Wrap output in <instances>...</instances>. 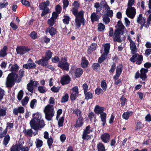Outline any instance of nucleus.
Wrapping results in <instances>:
<instances>
[{"label": "nucleus", "instance_id": "nucleus-20", "mask_svg": "<svg viewBox=\"0 0 151 151\" xmlns=\"http://www.w3.org/2000/svg\"><path fill=\"white\" fill-rule=\"evenodd\" d=\"M104 110L105 108L104 107H101L98 105H96L95 106L94 111L96 114H100L104 113Z\"/></svg>", "mask_w": 151, "mask_h": 151}, {"label": "nucleus", "instance_id": "nucleus-26", "mask_svg": "<svg viewBox=\"0 0 151 151\" xmlns=\"http://www.w3.org/2000/svg\"><path fill=\"white\" fill-rule=\"evenodd\" d=\"M48 63V61L42 62L41 65V66L44 67L46 68H49L52 71L54 70L55 68L52 65H49Z\"/></svg>", "mask_w": 151, "mask_h": 151}, {"label": "nucleus", "instance_id": "nucleus-34", "mask_svg": "<svg viewBox=\"0 0 151 151\" xmlns=\"http://www.w3.org/2000/svg\"><path fill=\"white\" fill-rule=\"evenodd\" d=\"M97 147L98 151H105V147L101 142H99L97 145Z\"/></svg>", "mask_w": 151, "mask_h": 151}, {"label": "nucleus", "instance_id": "nucleus-1", "mask_svg": "<svg viewBox=\"0 0 151 151\" xmlns=\"http://www.w3.org/2000/svg\"><path fill=\"white\" fill-rule=\"evenodd\" d=\"M41 114L38 112L33 114V118L29 122L31 129L37 130L45 126V124L44 121L41 119Z\"/></svg>", "mask_w": 151, "mask_h": 151}, {"label": "nucleus", "instance_id": "nucleus-64", "mask_svg": "<svg viewBox=\"0 0 151 151\" xmlns=\"http://www.w3.org/2000/svg\"><path fill=\"white\" fill-rule=\"evenodd\" d=\"M60 87H56L55 86H53L51 88V91L55 93H57L59 91Z\"/></svg>", "mask_w": 151, "mask_h": 151}, {"label": "nucleus", "instance_id": "nucleus-33", "mask_svg": "<svg viewBox=\"0 0 151 151\" xmlns=\"http://www.w3.org/2000/svg\"><path fill=\"white\" fill-rule=\"evenodd\" d=\"M7 108L6 107H2V108H0V116H4L6 115V110Z\"/></svg>", "mask_w": 151, "mask_h": 151}, {"label": "nucleus", "instance_id": "nucleus-51", "mask_svg": "<svg viewBox=\"0 0 151 151\" xmlns=\"http://www.w3.org/2000/svg\"><path fill=\"white\" fill-rule=\"evenodd\" d=\"M120 76L115 77L114 76L113 78L114 80V83L116 85H118L119 83L122 82V80L121 79H119Z\"/></svg>", "mask_w": 151, "mask_h": 151}, {"label": "nucleus", "instance_id": "nucleus-53", "mask_svg": "<svg viewBox=\"0 0 151 151\" xmlns=\"http://www.w3.org/2000/svg\"><path fill=\"white\" fill-rule=\"evenodd\" d=\"M29 36L32 39H35L37 37V33L36 32L33 31L30 33Z\"/></svg>", "mask_w": 151, "mask_h": 151}, {"label": "nucleus", "instance_id": "nucleus-61", "mask_svg": "<svg viewBox=\"0 0 151 151\" xmlns=\"http://www.w3.org/2000/svg\"><path fill=\"white\" fill-rule=\"evenodd\" d=\"M91 127L90 125L87 126L86 128L83 130V132L87 134H89L92 131L90 129Z\"/></svg>", "mask_w": 151, "mask_h": 151}, {"label": "nucleus", "instance_id": "nucleus-28", "mask_svg": "<svg viewBox=\"0 0 151 151\" xmlns=\"http://www.w3.org/2000/svg\"><path fill=\"white\" fill-rule=\"evenodd\" d=\"M74 73L76 78H79L82 74L83 71L82 69L78 68L75 70Z\"/></svg>", "mask_w": 151, "mask_h": 151}, {"label": "nucleus", "instance_id": "nucleus-19", "mask_svg": "<svg viewBox=\"0 0 151 151\" xmlns=\"http://www.w3.org/2000/svg\"><path fill=\"white\" fill-rule=\"evenodd\" d=\"M24 111V109L22 106H19L18 108H14L13 110V113L15 115H17L19 113L23 114Z\"/></svg>", "mask_w": 151, "mask_h": 151}, {"label": "nucleus", "instance_id": "nucleus-18", "mask_svg": "<svg viewBox=\"0 0 151 151\" xmlns=\"http://www.w3.org/2000/svg\"><path fill=\"white\" fill-rule=\"evenodd\" d=\"M97 47V44L93 43H92L91 46L88 47L87 50V53L88 54H91L93 51H95Z\"/></svg>", "mask_w": 151, "mask_h": 151}, {"label": "nucleus", "instance_id": "nucleus-2", "mask_svg": "<svg viewBox=\"0 0 151 151\" xmlns=\"http://www.w3.org/2000/svg\"><path fill=\"white\" fill-rule=\"evenodd\" d=\"M73 14L76 17L75 26L77 28H79L82 24L84 25L86 23V20L84 18V11L81 10L78 12V8H73L71 10Z\"/></svg>", "mask_w": 151, "mask_h": 151}, {"label": "nucleus", "instance_id": "nucleus-49", "mask_svg": "<svg viewBox=\"0 0 151 151\" xmlns=\"http://www.w3.org/2000/svg\"><path fill=\"white\" fill-rule=\"evenodd\" d=\"M64 117L63 116L60 118L58 121V125L59 127H62L63 125Z\"/></svg>", "mask_w": 151, "mask_h": 151}, {"label": "nucleus", "instance_id": "nucleus-58", "mask_svg": "<svg viewBox=\"0 0 151 151\" xmlns=\"http://www.w3.org/2000/svg\"><path fill=\"white\" fill-rule=\"evenodd\" d=\"M55 20L52 18H51L50 19H49L47 21V24L50 25L49 27H52L54 24L55 22Z\"/></svg>", "mask_w": 151, "mask_h": 151}, {"label": "nucleus", "instance_id": "nucleus-5", "mask_svg": "<svg viewBox=\"0 0 151 151\" xmlns=\"http://www.w3.org/2000/svg\"><path fill=\"white\" fill-rule=\"evenodd\" d=\"M45 118L48 121H50L54 115L55 111L53 105L48 104L44 109Z\"/></svg>", "mask_w": 151, "mask_h": 151}, {"label": "nucleus", "instance_id": "nucleus-16", "mask_svg": "<svg viewBox=\"0 0 151 151\" xmlns=\"http://www.w3.org/2000/svg\"><path fill=\"white\" fill-rule=\"evenodd\" d=\"M45 32L46 33L49 32L51 36L56 35L57 33V30L55 28L52 27H49L46 30Z\"/></svg>", "mask_w": 151, "mask_h": 151}, {"label": "nucleus", "instance_id": "nucleus-29", "mask_svg": "<svg viewBox=\"0 0 151 151\" xmlns=\"http://www.w3.org/2000/svg\"><path fill=\"white\" fill-rule=\"evenodd\" d=\"M19 75L17 81V83H19L20 82L22 78L24 76V70L22 69L20 70L19 71Z\"/></svg>", "mask_w": 151, "mask_h": 151}, {"label": "nucleus", "instance_id": "nucleus-52", "mask_svg": "<svg viewBox=\"0 0 151 151\" xmlns=\"http://www.w3.org/2000/svg\"><path fill=\"white\" fill-rule=\"evenodd\" d=\"M45 88L44 86H40L38 87V90L40 93H44L47 91Z\"/></svg>", "mask_w": 151, "mask_h": 151}, {"label": "nucleus", "instance_id": "nucleus-59", "mask_svg": "<svg viewBox=\"0 0 151 151\" xmlns=\"http://www.w3.org/2000/svg\"><path fill=\"white\" fill-rule=\"evenodd\" d=\"M27 89L29 91L32 93L33 92L34 88V85L32 84H27Z\"/></svg>", "mask_w": 151, "mask_h": 151}, {"label": "nucleus", "instance_id": "nucleus-37", "mask_svg": "<svg viewBox=\"0 0 151 151\" xmlns=\"http://www.w3.org/2000/svg\"><path fill=\"white\" fill-rule=\"evenodd\" d=\"M121 102V105L122 106H124L125 104H127V99L125 98L124 95H122L120 99Z\"/></svg>", "mask_w": 151, "mask_h": 151}, {"label": "nucleus", "instance_id": "nucleus-39", "mask_svg": "<svg viewBox=\"0 0 151 151\" xmlns=\"http://www.w3.org/2000/svg\"><path fill=\"white\" fill-rule=\"evenodd\" d=\"M142 127V124L141 122H137L135 127V131L140 130Z\"/></svg>", "mask_w": 151, "mask_h": 151}, {"label": "nucleus", "instance_id": "nucleus-3", "mask_svg": "<svg viewBox=\"0 0 151 151\" xmlns=\"http://www.w3.org/2000/svg\"><path fill=\"white\" fill-rule=\"evenodd\" d=\"M134 2V0H129L127 4L128 7L126 11V14L127 17L132 19L134 18L136 13L135 8L132 6Z\"/></svg>", "mask_w": 151, "mask_h": 151}, {"label": "nucleus", "instance_id": "nucleus-50", "mask_svg": "<svg viewBox=\"0 0 151 151\" xmlns=\"http://www.w3.org/2000/svg\"><path fill=\"white\" fill-rule=\"evenodd\" d=\"M37 103V100L36 99H33L31 100L30 103V107L31 108L34 109L35 107V106L36 105V104Z\"/></svg>", "mask_w": 151, "mask_h": 151}, {"label": "nucleus", "instance_id": "nucleus-30", "mask_svg": "<svg viewBox=\"0 0 151 151\" xmlns=\"http://www.w3.org/2000/svg\"><path fill=\"white\" fill-rule=\"evenodd\" d=\"M133 114L132 111H127L126 112H124L122 114V117L124 119L127 120H128L130 116H131Z\"/></svg>", "mask_w": 151, "mask_h": 151}, {"label": "nucleus", "instance_id": "nucleus-14", "mask_svg": "<svg viewBox=\"0 0 151 151\" xmlns=\"http://www.w3.org/2000/svg\"><path fill=\"white\" fill-rule=\"evenodd\" d=\"M19 68V67L17 64L15 63L12 65L9 69V70L14 74L15 76H16L17 77H18V75L17 73L18 71Z\"/></svg>", "mask_w": 151, "mask_h": 151}, {"label": "nucleus", "instance_id": "nucleus-32", "mask_svg": "<svg viewBox=\"0 0 151 151\" xmlns=\"http://www.w3.org/2000/svg\"><path fill=\"white\" fill-rule=\"evenodd\" d=\"M85 96V99L87 100L90 99H92L93 97V96L92 93L90 92H88L86 91L85 92H84Z\"/></svg>", "mask_w": 151, "mask_h": 151}, {"label": "nucleus", "instance_id": "nucleus-11", "mask_svg": "<svg viewBox=\"0 0 151 151\" xmlns=\"http://www.w3.org/2000/svg\"><path fill=\"white\" fill-rule=\"evenodd\" d=\"M113 36V39L114 42H121L122 40L121 38V36L119 34L118 29H115Z\"/></svg>", "mask_w": 151, "mask_h": 151}, {"label": "nucleus", "instance_id": "nucleus-48", "mask_svg": "<svg viewBox=\"0 0 151 151\" xmlns=\"http://www.w3.org/2000/svg\"><path fill=\"white\" fill-rule=\"evenodd\" d=\"M78 96V94L72 93L70 95V99L71 101H74L76 100V98Z\"/></svg>", "mask_w": 151, "mask_h": 151}, {"label": "nucleus", "instance_id": "nucleus-23", "mask_svg": "<svg viewBox=\"0 0 151 151\" xmlns=\"http://www.w3.org/2000/svg\"><path fill=\"white\" fill-rule=\"evenodd\" d=\"M123 65L122 64H120L117 66L116 70V74L114 76L115 77L120 76L123 70Z\"/></svg>", "mask_w": 151, "mask_h": 151}, {"label": "nucleus", "instance_id": "nucleus-41", "mask_svg": "<svg viewBox=\"0 0 151 151\" xmlns=\"http://www.w3.org/2000/svg\"><path fill=\"white\" fill-rule=\"evenodd\" d=\"M92 67L93 70L95 71H98L101 67L100 65L98 63H94Z\"/></svg>", "mask_w": 151, "mask_h": 151}, {"label": "nucleus", "instance_id": "nucleus-13", "mask_svg": "<svg viewBox=\"0 0 151 151\" xmlns=\"http://www.w3.org/2000/svg\"><path fill=\"white\" fill-rule=\"evenodd\" d=\"M148 70L147 69L143 68H142L140 70L141 78L142 81H145L147 78V76L146 73L148 72Z\"/></svg>", "mask_w": 151, "mask_h": 151}, {"label": "nucleus", "instance_id": "nucleus-47", "mask_svg": "<svg viewBox=\"0 0 151 151\" xmlns=\"http://www.w3.org/2000/svg\"><path fill=\"white\" fill-rule=\"evenodd\" d=\"M116 68V64L114 63H113L112 64L111 66L110 69L109 70V73L111 74L113 73L115 70Z\"/></svg>", "mask_w": 151, "mask_h": 151}, {"label": "nucleus", "instance_id": "nucleus-54", "mask_svg": "<svg viewBox=\"0 0 151 151\" xmlns=\"http://www.w3.org/2000/svg\"><path fill=\"white\" fill-rule=\"evenodd\" d=\"M24 95V92L22 90H21L18 93L17 95V99L19 101H21Z\"/></svg>", "mask_w": 151, "mask_h": 151}, {"label": "nucleus", "instance_id": "nucleus-21", "mask_svg": "<svg viewBox=\"0 0 151 151\" xmlns=\"http://www.w3.org/2000/svg\"><path fill=\"white\" fill-rule=\"evenodd\" d=\"M8 46H4L0 51V57L4 58L7 54Z\"/></svg>", "mask_w": 151, "mask_h": 151}, {"label": "nucleus", "instance_id": "nucleus-27", "mask_svg": "<svg viewBox=\"0 0 151 151\" xmlns=\"http://www.w3.org/2000/svg\"><path fill=\"white\" fill-rule=\"evenodd\" d=\"M7 126L6 127V128L4 130L2 133L4 135H6L8 132V129L10 128H12L13 127V123H9L7 122L6 124Z\"/></svg>", "mask_w": 151, "mask_h": 151}, {"label": "nucleus", "instance_id": "nucleus-62", "mask_svg": "<svg viewBox=\"0 0 151 151\" xmlns=\"http://www.w3.org/2000/svg\"><path fill=\"white\" fill-rule=\"evenodd\" d=\"M21 2L23 5L27 7H29L30 6V3L29 1H28L26 0H21Z\"/></svg>", "mask_w": 151, "mask_h": 151}, {"label": "nucleus", "instance_id": "nucleus-35", "mask_svg": "<svg viewBox=\"0 0 151 151\" xmlns=\"http://www.w3.org/2000/svg\"><path fill=\"white\" fill-rule=\"evenodd\" d=\"M133 54L134 55L130 58L129 60L131 62L134 63L137 60L139 55L138 53Z\"/></svg>", "mask_w": 151, "mask_h": 151}, {"label": "nucleus", "instance_id": "nucleus-8", "mask_svg": "<svg viewBox=\"0 0 151 151\" xmlns=\"http://www.w3.org/2000/svg\"><path fill=\"white\" fill-rule=\"evenodd\" d=\"M31 50L30 47L26 46H18L16 48V51L17 54L21 56L23 55Z\"/></svg>", "mask_w": 151, "mask_h": 151}, {"label": "nucleus", "instance_id": "nucleus-15", "mask_svg": "<svg viewBox=\"0 0 151 151\" xmlns=\"http://www.w3.org/2000/svg\"><path fill=\"white\" fill-rule=\"evenodd\" d=\"M101 17V14H97L96 13L93 12L91 14L90 18L91 21L92 22H98Z\"/></svg>", "mask_w": 151, "mask_h": 151}, {"label": "nucleus", "instance_id": "nucleus-55", "mask_svg": "<svg viewBox=\"0 0 151 151\" xmlns=\"http://www.w3.org/2000/svg\"><path fill=\"white\" fill-rule=\"evenodd\" d=\"M143 60V56L142 55H139L136 62V64L138 65H140L142 63Z\"/></svg>", "mask_w": 151, "mask_h": 151}, {"label": "nucleus", "instance_id": "nucleus-25", "mask_svg": "<svg viewBox=\"0 0 151 151\" xmlns=\"http://www.w3.org/2000/svg\"><path fill=\"white\" fill-rule=\"evenodd\" d=\"M4 138L3 141V144L4 145L6 146L9 143L10 139V137L8 134L4 135Z\"/></svg>", "mask_w": 151, "mask_h": 151}, {"label": "nucleus", "instance_id": "nucleus-63", "mask_svg": "<svg viewBox=\"0 0 151 151\" xmlns=\"http://www.w3.org/2000/svg\"><path fill=\"white\" fill-rule=\"evenodd\" d=\"M10 151H20L17 146L13 145L10 148Z\"/></svg>", "mask_w": 151, "mask_h": 151}, {"label": "nucleus", "instance_id": "nucleus-22", "mask_svg": "<svg viewBox=\"0 0 151 151\" xmlns=\"http://www.w3.org/2000/svg\"><path fill=\"white\" fill-rule=\"evenodd\" d=\"M23 66L26 69H31L35 68L36 65L34 63H29L24 64Z\"/></svg>", "mask_w": 151, "mask_h": 151}, {"label": "nucleus", "instance_id": "nucleus-46", "mask_svg": "<svg viewBox=\"0 0 151 151\" xmlns=\"http://www.w3.org/2000/svg\"><path fill=\"white\" fill-rule=\"evenodd\" d=\"M69 96L68 93H66L64 96H63L61 101L62 103L67 102L68 100Z\"/></svg>", "mask_w": 151, "mask_h": 151}, {"label": "nucleus", "instance_id": "nucleus-45", "mask_svg": "<svg viewBox=\"0 0 151 151\" xmlns=\"http://www.w3.org/2000/svg\"><path fill=\"white\" fill-rule=\"evenodd\" d=\"M29 101V98L28 96H25L21 101L22 105L24 106L27 104Z\"/></svg>", "mask_w": 151, "mask_h": 151}, {"label": "nucleus", "instance_id": "nucleus-57", "mask_svg": "<svg viewBox=\"0 0 151 151\" xmlns=\"http://www.w3.org/2000/svg\"><path fill=\"white\" fill-rule=\"evenodd\" d=\"M98 29L99 31L101 32L103 31L105 29V26L102 23H100L98 25Z\"/></svg>", "mask_w": 151, "mask_h": 151}, {"label": "nucleus", "instance_id": "nucleus-6", "mask_svg": "<svg viewBox=\"0 0 151 151\" xmlns=\"http://www.w3.org/2000/svg\"><path fill=\"white\" fill-rule=\"evenodd\" d=\"M50 2L49 0L40 3L39 5L40 9L42 11L41 14L42 17H43L47 14L50 12V11L47 6H49Z\"/></svg>", "mask_w": 151, "mask_h": 151}, {"label": "nucleus", "instance_id": "nucleus-17", "mask_svg": "<svg viewBox=\"0 0 151 151\" xmlns=\"http://www.w3.org/2000/svg\"><path fill=\"white\" fill-rule=\"evenodd\" d=\"M83 120L82 117H79L77 120L76 124L74 126L76 128L81 127L83 124Z\"/></svg>", "mask_w": 151, "mask_h": 151}, {"label": "nucleus", "instance_id": "nucleus-9", "mask_svg": "<svg viewBox=\"0 0 151 151\" xmlns=\"http://www.w3.org/2000/svg\"><path fill=\"white\" fill-rule=\"evenodd\" d=\"M64 61L63 62V58H61L62 61L59 62L58 66L63 70H69V65L67 62V60L66 57H64Z\"/></svg>", "mask_w": 151, "mask_h": 151}, {"label": "nucleus", "instance_id": "nucleus-44", "mask_svg": "<svg viewBox=\"0 0 151 151\" xmlns=\"http://www.w3.org/2000/svg\"><path fill=\"white\" fill-rule=\"evenodd\" d=\"M73 113L75 114L77 116L81 117L82 116V114H81V111L78 108L75 109H73Z\"/></svg>", "mask_w": 151, "mask_h": 151}, {"label": "nucleus", "instance_id": "nucleus-24", "mask_svg": "<svg viewBox=\"0 0 151 151\" xmlns=\"http://www.w3.org/2000/svg\"><path fill=\"white\" fill-rule=\"evenodd\" d=\"M106 116L107 114L105 112L100 114V117L101 121L102 122V126L103 127H105V125L106 124Z\"/></svg>", "mask_w": 151, "mask_h": 151}, {"label": "nucleus", "instance_id": "nucleus-12", "mask_svg": "<svg viewBox=\"0 0 151 151\" xmlns=\"http://www.w3.org/2000/svg\"><path fill=\"white\" fill-rule=\"evenodd\" d=\"M102 141L104 143H107L110 141V136L108 133H104L100 137Z\"/></svg>", "mask_w": 151, "mask_h": 151}, {"label": "nucleus", "instance_id": "nucleus-7", "mask_svg": "<svg viewBox=\"0 0 151 151\" xmlns=\"http://www.w3.org/2000/svg\"><path fill=\"white\" fill-rule=\"evenodd\" d=\"M52 52L50 50H46L45 57H42L41 59L38 60H36L35 63L39 65H40L42 62L48 61L51 58Z\"/></svg>", "mask_w": 151, "mask_h": 151}, {"label": "nucleus", "instance_id": "nucleus-10", "mask_svg": "<svg viewBox=\"0 0 151 151\" xmlns=\"http://www.w3.org/2000/svg\"><path fill=\"white\" fill-rule=\"evenodd\" d=\"M71 78L68 75L63 76L61 78L60 83L63 86L69 84L71 81Z\"/></svg>", "mask_w": 151, "mask_h": 151}, {"label": "nucleus", "instance_id": "nucleus-36", "mask_svg": "<svg viewBox=\"0 0 151 151\" xmlns=\"http://www.w3.org/2000/svg\"><path fill=\"white\" fill-rule=\"evenodd\" d=\"M107 55L105 53H103L101 56L99 58L98 62L99 63H101L103 62L106 60V57Z\"/></svg>", "mask_w": 151, "mask_h": 151}, {"label": "nucleus", "instance_id": "nucleus-60", "mask_svg": "<svg viewBox=\"0 0 151 151\" xmlns=\"http://www.w3.org/2000/svg\"><path fill=\"white\" fill-rule=\"evenodd\" d=\"M55 10L56 12L58 13V14H60L61 12L62 7L60 5H57L55 6Z\"/></svg>", "mask_w": 151, "mask_h": 151}, {"label": "nucleus", "instance_id": "nucleus-4", "mask_svg": "<svg viewBox=\"0 0 151 151\" xmlns=\"http://www.w3.org/2000/svg\"><path fill=\"white\" fill-rule=\"evenodd\" d=\"M18 77L13 72L9 73L6 78L5 84L6 87L12 88L15 85Z\"/></svg>", "mask_w": 151, "mask_h": 151}, {"label": "nucleus", "instance_id": "nucleus-38", "mask_svg": "<svg viewBox=\"0 0 151 151\" xmlns=\"http://www.w3.org/2000/svg\"><path fill=\"white\" fill-rule=\"evenodd\" d=\"M64 18L63 19V21L64 24L66 25L68 24L69 23L70 17L67 15H64Z\"/></svg>", "mask_w": 151, "mask_h": 151}, {"label": "nucleus", "instance_id": "nucleus-31", "mask_svg": "<svg viewBox=\"0 0 151 151\" xmlns=\"http://www.w3.org/2000/svg\"><path fill=\"white\" fill-rule=\"evenodd\" d=\"M25 135L26 136H28L29 137H32L34 132L32 129H25L23 131Z\"/></svg>", "mask_w": 151, "mask_h": 151}, {"label": "nucleus", "instance_id": "nucleus-40", "mask_svg": "<svg viewBox=\"0 0 151 151\" xmlns=\"http://www.w3.org/2000/svg\"><path fill=\"white\" fill-rule=\"evenodd\" d=\"M35 144L36 147L37 148L41 147L43 145V142L40 139H36Z\"/></svg>", "mask_w": 151, "mask_h": 151}, {"label": "nucleus", "instance_id": "nucleus-56", "mask_svg": "<svg viewBox=\"0 0 151 151\" xmlns=\"http://www.w3.org/2000/svg\"><path fill=\"white\" fill-rule=\"evenodd\" d=\"M88 134L83 132L82 138L83 140H88L91 138V136L90 135H88Z\"/></svg>", "mask_w": 151, "mask_h": 151}, {"label": "nucleus", "instance_id": "nucleus-43", "mask_svg": "<svg viewBox=\"0 0 151 151\" xmlns=\"http://www.w3.org/2000/svg\"><path fill=\"white\" fill-rule=\"evenodd\" d=\"M110 47V43H106L105 45L104 49V53L107 54H109Z\"/></svg>", "mask_w": 151, "mask_h": 151}, {"label": "nucleus", "instance_id": "nucleus-42", "mask_svg": "<svg viewBox=\"0 0 151 151\" xmlns=\"http://www.w3.org/2000/svg\"><path fill=\"white\" fill-rule=\"evenodd\" d=\"M101 86L104 91H106V90L107 88V85L105 80H103L102 81Z\"/></svg>", "mask_w": 151, "mask_h": 151}]
</instances>
